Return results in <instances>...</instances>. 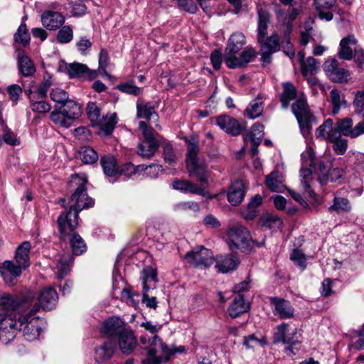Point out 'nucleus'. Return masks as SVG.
I'll return each instance as SVG.
<instances>
[{
    "label": "nucleus",
    "mask_w": 364,
    "mask_h": 364,
    "mask_svg": "<svg viewBox=\"0 0 364 364\" xmlns=\"http://www.w3.org/2000/svg\"><path fill=\"white\" fill-rule=\"evenodd\" d=\"M87 183V178L84 176H73L69 181V186L75 187L74 193L70 198V208L68 210L73 212L79 213L90 207L93 206L94 200L87 196L86 184Z\"/></svg>",
    "instance_id": "nucleus-1"
},
{
    "label": "nucleus",
    "mask_w": 364,
    "mask_h": 364,
    "mask_svg": "<svg viewBox=\"0 0 364 364\" xmlns=\"http://www.w3.org/2000/svg\"><path fill=\"white\" fill-rule=\"evenodd\" d=\"M188 144V152L186 154V166L191 176H196L202 184L208 183V177L205 172V166L198 164V154L199 145L198 137L192 136L190 140L186 139Z\"/></svg>",
    "instance_id": "nucleus-2"
},
{
    "label": "nucleus",
    "mask_w": 364,
    "mask_h": 364,
    "mask_svg": "<svg viewBox=\"0 0 364 364\" xmlns=\"http://www.w3.org/2000/svg\"><path fill=\"white\" fill-rule=\"evenodd\" d=\"M291 110L299 125L302 135L307 137L311 132L312 126L318 121L311 112L306 100L301 97L297 99L291 106Z\"/></svg>",
    "instance_id": "nucleus-3"
},
{
    "label": "nucleus",
    "mask_w": 364,
    "mask_h": 364,
    "mask_svg": "<svg viewBox=\"0 0 364 364\" xmlns=\"http://www.w3.org/2000/svg\"><path fill=\"white\" fill-rule=\"evenodd\" d=\"M39 311V306L33 305L30 311L24 315H17V320L22 321L21 330L26 340L32 341L36 339L41 333V323L43 322L36 314Z\"/></svg>",
    "instance_id": "nucleus-4"
},
{
    "label": "nucleus",
    "mask_w": 364,
    "mask_h": 364,
    "mask_svg": "<svg viewBox=\"0 0 364 364\" xmlns=\"http://www.w3.org/2000/svg\"><path fill=\"white\" fill-rule=\"evenodd\" d=\"M33 301L30 296L18 297L6 293H0V307L6 311V314L14 312L16 315H21L31 307Z\"/></svg>",
    "instance_id": "nucleus-5"
},
{
    "label": "nucleus",
    "mask_w": 364,
    "mask_h": 364,
    "mask_svg": "<svg viewBox=\"0 0 364 364\" xmlns=\"http://www.w3.org/2000/svg\"><path fill=\"white\" fill-rule=\"evenodd\" d=\"M227 236L228 243L231 250H247L254 242L250 232L240 224L230 227L227 232Z\"/></svg>",
    "instance_id": "nucleus-6"
},
{
    "label": "nucleus",
    "mask_w": 364,
    "mask_h": 364,
    "mask_svg": "<svg viewBox=\"0 0 364 364\" xmlns=\"http://www.w3.org/2000/svg\"><path fill=\"white\" fill-rule=\"evenodd\" d=\"M22 321L17 320V315L14 312L5 314L0 317V341L8 344L16 336L21 330Z\"/></svg>",
    "instance_id": "nucleus-7"
},
{
    "label": "nucleus",
    "mask_w": 364,
    "mask_h": 364,
    "mask_svg": "<svg viewBox=\"0 0 364 364\" xmlns=\"http://www.w3.org/2000/svg\"><path fill=\"white\" fill-rule=\"evenodd\" d=\"M79 215L77 212L65 210L62 212L57 220L59 237L61 241H66L68 237L76 232L78 225Z\"/></svg>",
    "instance_id": "nucleus-8"
},
{
    "label": "nucleus",
    "mask_w": 364,
    "mask_h": 364,
    "mask_svg": "<svg viewBox=\"0 0 364 364\" xmlns=\"http://www.w3.org/2000/svg\"><path fill=\"white\" fill-rule=\"evenodd\" d=\"M289 325L286 323L277 326L274 333V343H282L288 345L285 348L287 353H294L292 347L300 343L301 333L300 330L295 328L291 333H288Z\"/></svg>",
    "instance_id": "nucleus-9"
},
{
    "label": "nucleus",
    "mask_w": 364,
    "mask_h": 364,
    "mask_svg": "<svg viewBox=\"0 0 364 364\" xmlns=\"http://www.w3.org/2000/svg\"><path fill=\"white\" fill-rule=\"evenodd\" d=\"M139 127L142 132L144 140L138 146V154L143 157L150 158L156 151L159 141L145 122H139Z\"/></svg>",
    "instance_id": "nucleus-10"
},
{
    "label": "nucleus",
    "mask_w": 364,
    "mask_h": 364,
    "mask_svg": "<svg viewBox=\"0 0 364 364\" xmlns=\"http://www.w3.org/2000/svg\"><path fill=\"white\" fill-rule=\"evenodd\" d=\"M140 342L142 348L146 350L149 357L156 356L158 353H161L164 361H168L171 355L170 348L166 346L162 340L156 335L151 337H146V335L141 336Z\"/></svg>",
    "instance_id": "nucleus-11"
},
{
    "label": "nucleus",
    "mask_w": 364,
    "mask_h": 364,
    "mask_svg": "<svg viewBox=\"0 0 364 364\" xmlns=\"http://www.w3.org/2000/svg\"><path fill=\"white\" fill-rule=\"evenodd\" d=\"M336 135H343L352 139L358 137L364 134V119L353 127V119L350 117L338 119L336 122Z\"/></svg>",
    "instance_id": "nucleus-12"
},
{
    "label": "nucleus",
    "mask_w": 364,
    "mask_h": 364,
    "mask_svg": "<svg viewBox=\"0 0 364 364\" xmlns=\"http://www.w3.org/2000/svg\"><path fill=\"white\" fill-rule=\"evenodd\" d=\"M185 259L188 264L193 267H209L213 263V254L210 250L199 246L187 252Z\"/></svg>",
    "instance_id": "nucleus-13"
},
{
    "label": "nucleus",
    "mask_w": 364,
    "mask_h": 364,
    "mask_svg": "<svg viewBox=\"0 0 364 364\" xmlns=\"http://www.w3.org/2000/svg\"><path fill=\"white\" fill-rule=\"evenodd\" d=\"M323 70L328 77L336 82H345L350 75L349 72L338 66L336 59H328L323 64Z\"/></svg>",
    "instance_id": "nucleus-14"
},
{
    "label": "nucleus",
    "mask_w": 364,
    "mask_h": 364,
    "mask_svg": "<svg viewBox=\"0 0 364 364\" xmlns=\"http://www.w3.org/2000/svg\"><path fill=\"white\" fill-rule=\"evenodd\" d=\"M128 328H129L126 327L124 321L121 318L112 316L105 321L102 326L101 332L103 335L109 338H117Z\"/></svg>",
    "instance_id": "nucleus-15"
},
{
    "label": "nucleus",
    "mask_w": 364,
    "mask_h": 364,
    "mask_svg": "<svg viewBox=\"0 0 364 364\" xmlns=\"http://www.w3.org/2000/svg\"><path fill=\"white\" fill-rule=\"evenodd\" d=\"M301 160L302 168L300 169L301 184L302 186L304 192L311 196L314 193L312 189L311 188V183L313 180L312 170L306 166H312L314 164V159L310 154H309V157L305 159V156L303 154L301 155Z\"/></svg>",
    "instance_id": "nucleus-16"
},
{
    "label": "nucleus",
    "mask_w": 364,
    "mask_h": 364,
    "mask_svg": "<svg viewBox=\"0 0 364 364\" xmlns=\"http://www.w3.org/2000/svg\"><path fill=\"white\" fill-rule=\"evenodd\" d=\"M269 300L272 305V311L274 316L281 319H288L294 317V309L289 301L278 297H271Z\"/></svg>",
    "instance_id": "nucleus-17"
},
{
    "label": "nucleus",
    "mask_w": 364,
    "mask_h": 364,
    "mask_svg": "<svg viewBox=\"0 0 364 364\" xmlns=\"http://www.w3.org/2000/svg\"><path fill=\"white\" fill-rule=\"evenodd\" d=\"M257 56L256 50L252 48H248L242 51L240 57H224L225 63L229 68H242L252 62Z\"/></svg>",
    "instance_id": "nucleus-18"
},
{
    "label": "nucleus",
    "mask_w": 364,
    "mask_h": 364,
    "mask_svg": "<svg viewBox=\"0 0 364 364\" xmlns=\"http://www.w3.org/2000/svg\"><path fill=\"white\" fill-rule=\"evenodd\" d=\"M41 18L43 27L49 31L57 30L65 22V17L62 13L52 10H45L43 11Z\"/></svg>",
    "instance_id": "nucleus-19"
},
{
    "label": "nucleus",
    "mask_w": 364,
    "mask_h": 364,
    "mask_svg": "<svg viewBox=\"0 0 364 364\" xmlns=\"http://www.w3.org/2000/svg\"><path fill=\"white\" fill-rule=\"evenodd\" d=\"M118 347L124 355H130L137 346V340L134 331L129 328L117 337Z\"/></svg>",
    "instance_id": "nucleus-20"
},
{
    "label": "nucleus",
    "mask_w": 364,
    "mask_h": 364,
    "mask_svg": "<svg viewBox=\"0 0 364 364\" xmlns=\"http://www.w3.org/2000/svg\"><path fill=\"white\" fill-rule=\"evenodd\" d=\"M58 299V295L52 287L43 288L38 296V302L34 305H38L39 309L42 308L43 310H52L56 305Z\"/></svg>",
    "instance_id": "nucleus-21"
},
{
    "label": "nucleus",
    "mask_w": 364,
    "mask_h": 364,
    "mask_svg": "<svg viewBox=\"0 0 364 364\" xmlns=\"http://www.w3.org/2000/svg\"><path fill=\"white\" fill-rule=\"evenodd\" d=\"M217 125L226 133L232 136H237L242 133L243 129L239 122L228 116L220 115L216 117Z\"/></svg>",
    "instance_id": "nucleus-22"
},
{
    "label": "nucleus",
    "mask_w": 364,
    "mask_h": 364,
    "mask_svg": "<svg viewBox=\"0 0 364 364\" xmlns=\"http://www.w3.org/2000/svg\"><path fill=\"white\" fill-rule=\"evenodd\" d=\"M116 349V343L112 340L104 342L95 350V360L98 363H105L112 357Z\"/></svg>",
    "instance_id": "nucleus-23"
},
{
    "label": "nucleus",
    "mask_w": 364,
    "mask_h": 364,
    "mask_svg": "<svg viewBox=\"0 0 364 364\" xmlns=\"http://www.w3.org/2000/svg\"><path fill=\"white\" fill-rule=\"evenodd\" d=\"M245 197V184L241 180L235 181L230 186L228 193L229 203L234 206L240 205Z\"/></svg>",
    "instance_id": "nucleus-24"
},
{
    "label": "nucleus",
    "mask_w": 364,
    "mask_h": 364,
    "mask_svg": "<svg viewBox=\"0 0 364 364\" xmlns=\"http://www.w3.org/2000/svg\"><path fill=\"white\" fill-rule=\"evenodd\" d=\"M240 264L238 258L232 255H221L216 259L215 267L218 271L227 273L235 270Z\"/></svg>",
    "instance_id": "nucleus-25"
},
{
    "label": "nucleus",
    "mask_w": 364,
    "mask_h": 364,
    "mask_svg": "<svg viewBox=\"0 0 364 364\" xmlns=\"http://www.w3.org/2000/svg\"><path fill=\"white\" fill-rule=\"evenodd\" d=\"M320 174L318 175L319 182L323 185L327 183L328 181L334 182L341 178L344 176V171L341 168H335L331 170L328 173V169L323 164V163H319L318 164Z\"/></svg>",
    "instance_id": "nucleus-26"
},
{
    "label": "nucleus",
    "mask_w": 364,
    "mask_h": 364,
    "mask_svg": "<svg viewBox=\"0 0 364 364\" xmlns=\"http://www.w3.org/2000/svg\"><path fill=\"white\" fill-rule=\"evenodd\" d=\"M257 41L261 43L267 35V28L270 22L269 13L261 7L257 11Z\"/></svg>",
    "instance_id": "nucleus-27"
},
{
    "label": "nucleus",
    "mask_w": 364,
    "mask_h": 364,
    "mask_svg": "<svg viewBox=\"0 0 364 364\" xmlns=\"http://www.w3.org/2000/svg\"><path fill=\"white\" fill-rule=\"evenodd\" d=\"M245 36L242 33H233L228 40L225 51V57L235 56L245 44Z\"/></svg>",
    "instance_id": "nucleus-28"
},
{
    "label": "nucleus",
    "mask_w": 364,
    "mask_h": 364,
    "mask_svg": "<svg viewBox=\"0 0 364 364\" xmlns=\"http://www.w3.org/2000/svg\"><path fill=\"white\" fill-rule=\"evenodd\" d=\"M358 47L355 37L348 36L341 41L338 55L342 59L350 60L353 58V52H355Z\"/></svg>",
    "instance_id": "nucleus-29"
},
{
    "label": "nucleus",
    "mask_w": 364,
    "mask_h": 364,
    "mask_svg": "<svg viewBox=\"0 0 364 364\" xmlns=\"http://www.w3.org/2000/svg\"><path fill=\"white\" fill-rule=\"evenodd\" d=\"M315 136L317 139L331 141L336 136V127H333V121L331 118L326 119L315 132Z\"/></svg>",
    "instance_id": "nucleus-30"
},
{
    "label": "nucleus",
    "mask_w": 364,
    "mask_h": 364,
    "mask_svg": "<svg viewBox=\"0 0 364 364\" xmlns=\"http://www.w3.org/2000/svg\"><path fill=\"white\" fill-rule=\"evenodd\" d=\"M18 65L20 73L25 77L34 74L36 68L31 60L24 53L22 50H17Z\"/></svg>",
    "instance_id": "nucleus-31"
},
{
    "label": "nucleus",
    "mask_w": 364,
    "mask_h": 364,
    "mask_svg": "<svg viewBox=\"0 0 364 364\" xmlns=\"http://www.w3.org/2000/svg\"><path fill=\"white\" fill-rule=\"evenodd\" d=\"M250 309V303L245 301L242 294H238L233 300L228 309L229 315L232 318H237L240 314Z\"/></svg>",
    "instance_id": "nucleus-32"
},
{
    "label": "nucleus",
    "mask_w": 364,
    "mask_h": 364,
    "mask_svg": "<svg viewBox=\"0 0 364 364\" xmlns=\"http://www.w3.org/2000/svg\"><path fill=\"white\" fill-rule=\"evenodd\" d=\"M64 112L67 119L72 122L73 120L78 119L82 114V106L77 102L68 99L60 107Z\"/></svg>",
    "instance_id": "nucleus-33"
},
{
    "label": "nucleus",
    "mask_w": 364,
    "mask_h": 364,
    "mask_svg": "<svg viewBox=\"0 0 364 364\" xmlns=\"http://www.w3.org/2000/svg\"><path fill=\"white\" fill-rule=\"evenodd\" d=\"M31 245L28 241L22 242L16 249L15 259L17 264L23 266V269L30 265L29 252Z\"/></svg>",
    "instance_id": "nucleus-34"
},
{
    "label": "nucleus",
    "mask_w": 364,
    "mask_h": 364,
    "mask_svg": "<svg viewBox=\"0 0 364 364\" xmlns=\"http://www.w3.org/2000/svg\"><path fill=\"white\" fill-rule=\"evenodd\" d=\"M352 210L350 200L344 197L340 196L336 192L334 194L332 205L328 208L330 212H336L338 214L348 213Z\"/></svg>",
    "instance_id": "nucleus-35"
},
{
    "label": "nucleus",
    "mask_w": 364,
    "mask_h": 364,
    "mask_svg": "<svg viewBox=\"0 0 364 364\" xmlns=\"http://www.w3.org/2000/svg\"><path fill=\"white\" fill-rule=\"evenodd\" d=\"M172 186L174 189L183 191L185 193H194L200 196H204V189L198 185L188 181L176 180L173 182Z\"/></svg>",
    "instance_id": "nucleus-36"
},
{
    "label": "nucleus",
    "mask_w": 364,
    "mask_h": 364,
    "mask_svg": "<svg viewBox=\"0 0 364 364\" xmlns=\"http://www.w3.org/2000/svg\"><path fill=\"white\" fill-rule=\"evenodd\" d=\"M73 261V257L69 253H65L58 257L56 269L58 279H63L69 273Z\"/></svg>",
    "instance_id": "nucleus-37"
},
{
    "label": "nucleus",
    "mask_w": 364,
    "mask_h": 364,
    "mask_svg": "<svg viewBox=\"0 0 364 364\" xmlns=\"http://www.w3.org/2000/svg\"><path fill=\"white\" fill-rule=\"evenodd\" d=\"M117 123V116L116 113H108L100 118V122L95 126L100 127L101 132L105 135H110Z\"/></svg>",
    "instance_id": "nucleus-38"
},
{
    "label": "nucleus",
    "mask_w": 364,
    "mask_h": 364,
    "mask_svg": "<svg viewBox=\"0 0 364 364\" xmlns=\"http://www.w3.org/2000/svg\"><path fill=\"white\" fill-rule=\"evenodd\" d=\"M263 101L261 95L252 100L245 109V114L250 119H254L259 117L263 112Z\"/></svg>",
    "instance_id": "nucleus-39"
},
{
    "label": "nucleus",
    "mask_w": 364,
    "mask_h": 364,
    "mask_svg": "<svg viewBox=\"0 0 364 364\" xmlns=\"http://www.w3.org/2000/svg\"><path fill=\"white\" fill-rule=\"evenodd\" d=\"M266 185L273 192H282L285 188L282 176L278 171L272 172L267 176Z\"/></svg>",
    "instance_id": "nucleus-40"
},
{
    "label": "nucleus",
    "mask_w": 364,
    "mask_h": 364,
    "mask_svg": "<svg viewBox=\"0 0 364 364\" xmlns=\"http://www.w3.org/2000/svg\"><path fill=\"white\" fill-rule=\"evenodd\" d=\"M296 97V90L294 85L291 82H284L283 84V92L281 95L280 102L284 109H287L290 102Z\"/></svg>",
    "instance_id": "nucleus-41"
},
{
    "label": "nucleus",
    "mask_w": 364,
    "mask_h": 364,
    "mask_svg": "<svg viewBox=\"0 0 364 364\" xmlns=\"http://www.w3.org/2000/svg\"><path fill=\"white\" fill-rule=\"evenodd\" d=\"M100 163L103 168V171L107 176L112 177L118 174L117 161L113 156H103L101 158Z\"/></svg>",
    "instance_id": "nucleus-42"
},
{
    "label": "nucleus",
    "mask_w": 364,
    "mask_h": 364,
    "mask_svg": "<svg viewBox=\"0 0 364 364\" xmlns=\"http://www.w3.org/2000/svg\"><path fill=\"white\" fill-rule=\"evenodd\" d=\"M259 224L272 230H277L282 228V220L276 215L267 214L259 219Z\"/></svg>",
    "instance_id": "nucleus-43"
},
{
    "label": "nucleus",
    "mask_w": 364,
    "mask_h": 364,
    "mask_svg": "<svg viewBox=\"0 0 364 364\" xmlns=\"http://www.w3.org/2000/svg\"><path fill=\"white\" fill-rule=\"evenodd\" d=\"M67 240H69L70 247L74 255H80L86 251V244L77 232L72 235Z\"/></svg>",
    "instance_id": "nucleus-44"
},
{
    "label": "nucleus",
    "mask_w": 364,
    "mask_h": 364,
    "mask_svg": "<svg viewBox=\"0 0 364 364\" xmlns=\"http://www.w3.org/2000/svg\"><path fill=\"white\" fill-rule=\"evenodd\" d=\"M259 44L260 50L268 51L269 53H274L280 50L279 36L276 33L268 37L265 41L264 39Z\"/></svg>",
    "instance_id": "nucleus-45"
},
{
    "label": "nucleus",
    "mask_w": 364,
    "mask_h": 364,
    "mask_svg": "<svg viewBox=\"0 0 364 364\" xmlns=\"http://www.w3.org/2000/svg\"><path fill=\"white\" fill-rule=\"evenodd\" d=\"M137 117L139 118H144L149 120L151 117H157V113L155 112L154 106L151 102L141 104L137 102L136 104Z\"/></svg>",
    "instance_id": "nucleus-46"
},
{
    "label": "nucleus",
    "mask_w": 364,
    "mask_h": 364,
    "mask_svg": "<svg viewBox=\"0 0 364 364\" xmlns=\"http://www.w3.org/2000/svg\"><path fill=\"white\" fill-rule=\"evenodd\" d=\"M116 88L123 93L133 96H139L142 92V88L137 87L133 80L118 84Z\"/></svg>",
    "instance_id": "nucleus-47"
},
{
    "label": "nucleus",
    "mask_w": 364,
    "mask_h": 364,
    "mask_svg": "<svg viewBox=\"0 0 364 364\" xmlns=\"http://www.w3.org/2000/svg\"><path fill=\"white\" fill-rule=\"evenodd\" d=\"M86 112L92 126L100 122L101 110L95 102H89L86 107Z\"/></svg>",
    "instance_id": "nucleus-48"
},
{
    "label": "nucleus",
    "mask_w": 364,
    "mask_h": 364,
    "mask_svg": "<svg viewBox=\"0 0 364 364\" xmlns=\"http://www.w3.org/2000/svg\"><path fill=\"white\" fill-rule=\"evenodd\" d=\"M320 63L313 57H309L301 65V73L304 76L314 75L318 70Z\"/></svg>",
    "instance_id": "nucleus-49"
},
{
    "label": "nucleus",
    "mask_w": 364,
    "mask_h": 364,
    "mask_svg": "<svg viewBox=\"0 0 364 364\" xmlns=\"http://www.w3.org/2000/svg\"><path fill=\"white\" fill-rule=\"evenodd\" d=\"M355 336H352L350 347L356 350H364V323L357 330L354 331Z\"/></svg>",
    "instance_id": "nucleus-50"
},
{
    "label": "nucleus",
    "mask_w": 364,
    "mask_h": 364,
    "mask_svg": "<svg viewBox=\"0 0 364 364\" xmlns=\"http://www.w3.org/2000/svg\"><path fill=\"white\" fill-rule=\"evenodd\" d=\"M80 158L85 164H92L98 160L97 153L90 146H83L80 149Z\"/></svg>",
    "instance_id": "nucleus-51"
},
{
    "label": "nucleus",
    "mask_w": 364,
    "mask_h": 364,
    "mask_svg": "<svg viewBox=\"0 0 364 364\" xmlns=\"http://www.w3.org/2000/svg\"><path fill=\"white\" fill-rule=\"evenodd\" d=\"M292 29L285 28L283 33L282 46L285 54L290 58L294 55V48L291 43V33Z\"/></svg>",
    "instance_id": "nucleus-52"
},
{
    "label": "nucleus",
    "mask_w": 364,
    "mask_h": 364,
    "mask_svg": "<svg viewBox=\"0 0 364 364\" xmlns=\"http://www.w3.org/2000/svg\"><path fill=\"white\" fill-rule=\"evenodd\" d=\"M30 35L25 23H21L16 33L14 34V41L16 43L26 46L30 42Z\"/></svg>",
    "instance_id": "nucleus-53"
},
{
    "label": "nucleus",
    "mask_w": 364,
    "mask_h": 364,
    "mask_svg": "<svg viewBox=\"0 0 364 364\" xmlns=\"http://www.w3.org/2000/svg\"><path fill=\"white\" fill-rule=\"evenodd\" d=\"M67 70L70 77H81L85 75L88 68L79 63H73L67 66Z\"/></svg>",
    "instance_id": "nucleus-54"
},
{
    "label": "nucleus",
    "mask_w": 364,
    "mask_h": 364,
    "mask_svg": "<svg viewBox=\"0 0 364 364\" xmlns=\"http://www.w3.org/2000/svg\"><path fill=\"white\" fill-rule=\"evenodd\" d=\"M3 132V135L0 136V146L2 145L3 142L10 146H18L20 144V141L16 137V135L6 125L4 126Z\"/></svg>",
    "instance_id": "nucleus-55"
},
{
    "label": "nucleus",
    "mask_w": 364,
    "mask_h": 364,
    "mask_svg": "<svg viewBox=\"0 0 364 364\" xmlns=\"http://www.w3.org/2000/svg\"><path fill=\"white\" fill-rule=\"evenodd\" d=\"M50 99L56 103V107H60L69 99V95L61 88H53L50 93Z\"/></svg>",
    "instance_id": "nucleus-56"
},
{
    "label": "nucleus",
    "mask_w": 364,
    "mask_h": 364,
    "mask_svg": "<svg viewBox=\"0 0 364 364\" xmlns=\"http://www.w3.org/2000/svg\"><path fill=\"white\" fill-rule=\"evenodd\" d=\"M23 266L17 264H14L13 262L6 260L3 263V270H1V273L6 280V273L4 271H8L11 276L14 277H17L21 274V269H23Z\"/></svg>",
    "instance_id": "nucleus-57"
},
{
    "label": "nucleus",
    "mask_w": 364,
    "mask_h": 364,
    "mask_svg": "<svg viewBox=\"0 0 364 364\" xmlns=\"http://www.w3.org/2000/svg\"><path fill=\"white\" fill-rule=\"evenodd\" d=\"M73 38V31L71 26L65 25L59 30L56 39L62 44L70 42Z\"/></svg>",
    "instance_id": "nucleus-58"
},
{
    "label": "nucleus",
    "mask_w": 364,
    "mask_h": 364,
    "mask_svg": "<svg viewBox=\"0 0 364 364\" xmlns=\"http://www.w3.org/2000/svg\"><path fill=\"white\" fill-rule=\"evenodd\" d=\"M50 119L56 124L68 128L71 126L72 122L65 115L61 109L58 111H53L50 114Z\"/></svg>",
    "instance_id": "nucleus-59"
},
{
    "label": "nucleus",
    "mask_w": 364,
    "mask_h": 364,
    "mask_svg": "<svg viewBox=\"0 0 364 364\" xmlns=\"http://www.w3.org/2000/svg\"><path fill=\"white\" fill-rule=\"evenodd\" d=\"M330 141L333 143V149L338 155H343L346 152L348 149L347 139L336 135Z\"/></svg>",
    "instance_id": "nucleus-60"
},
{
    "label": "nucleus",
    "mask_w": 364,
    "mask_h": 364,
    "mask_svg": "<svg viewBox=\"0 0 364 364\" xmlns=\"http://www.w3.org/2000/svg\"><path fill=\"white\" fill-rule=\"evenodd\" d=\"M139 170H144V165L135 166L131 163L124 164L119 170H118V176L124 175L127 177H131L136 173Z\"/></svg>",
    "instance_id": "nucleus-61"
},
{
    "label": "nucleus",
    "mask_w": 364,
    "mask_h": 364,
    "mask_svg": "<svg viewBox=\"0 0 364 364\" xmlns=\"http://www.w3.org/2000/svg\"><path fill=\"white\" fill-rule=\"evenodd\" d=\"M244 345L247 348H254L257 346H264L267 344V341L263 336L258 338L255 334L250 335L244 338Z\"/></svg>",
    "instance_id": "nucleus-62"
},
{
    "label": "nucleus",
    "mask_w": 364,
    "mask_h": 364,
    "mask_svg": "<svg viewBox=\"0 0 364 364\" xmlns=\"http://www.w3.org/2000/svg\"><path fill=\"white\" fill-rule=\"evenodd\" d=\"M31 101L32 111L38 113H46L50 110V105L45 100L35 99Z\"/></svg>",
    "instance_id": "nucleus-63"
},
{
    "label": "nucleus",
    "mask_w": 364,
    "mask_h": 364,
    "mask_svg": "<svg viewBox=\"0 0 364 364\" xmlns=\"http://www.w3.org/2000/svg\"><path fill=\"white\" fill-rule=\"evenodd\" d=\"M353 105L355 112L364 116V90L355 92Z\"/></svg>",
    "instance_id": "nucleus-64"
}]
</instances>
